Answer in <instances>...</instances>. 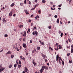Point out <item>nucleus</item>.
Wrapping results in <instances>:
<instances>
[{
    "label": "nucleus",
    "mask_w": 73,
    "mask_h": 73,
    "mask_svg": "<svg viewBox=\"0 0 73 73\" xmlns=\"http://www.w3.org/2000/svg\"><path fill=\"white\" fill-rule=\"evenodd\" d=\"M13 13V11L11 10V12L9 13V16L10 17H11V16H12Z\"/></svg>",
    "instance_id": "1"
},
{
    "label": "nucleus",
    "mask_w": 73,
    "mask_h": 73,
    "mask_svg": "<svg viewBox=\"0 0 73 73\" xmlns=\"http://www.w3.org/2000/svg\"><path fill=\"white\" fill-rule=\"evenodd\" d=\"M23 47L25 48H27V45L25 43L23 44Z\"/></svg>",
    "instance_id": "2"
},
{
    "label": "nucleus",
    "mask_w": 73,
    "mask_h": 73,
    "mask_svg": "<svg viewBox=\"0 0 73 73\" xmlns=\"http://www.w3.org/2000/svg\"><path fill=\"white\" fill-rule=\"evenodd\" d=\"M5 68H0V72H3Z\"/></svg>",
    "instance_id": "3"
},
{
    "label": "nucleus",
    "mask_w": 73,
    "mask_h": 73,
    "mask_svg": "<svg viewBox=\"0 0 73 73\" xmlns=\"http://www.w3.org/2000/svg\"><path fill=\"white\" fill-rule=\"evenodd\" d=\"M25 73H27V70H28V69H27V68L26 67H25Z\"/></svg>",
    "instance_id": "4"
},
{
    "label": "nucleus",
    "mask_w": 73,
    "mask_h": 73,
    "mask_svg": "<svg viewBox=\"0 0 73 73\" xmlns=\"http://www.w3.org/2000/svg\"><path fill=\"white\" fill-rule=\"evenodd\" d=\"M44 69L41 68L40 70V72L41 73H42V72H43V71H44Z\"/></svg>",
    "instance_id": "5"
},
{
    "label": "nucleus",
    "mask_w": 73,
    "mask_h": 73,
    "mask_svg": "<svg viewBox=\"0 0 73 73\" xmlns=\"http://www.w3.org/2000/svg\"><path fill=\"white\" fill-rule=\"evenodd\" d=\"M36 48H34L33 50L32 51V53H34L35 52H36Z\"/></svg>",
    "instance_id": "6"
},
{
    "label": "nucleus",
    "mask_w": 73,
    "mask_h": 73,
    "mask_svg": "<svg viewBox=\"0 0 73 73\" xmlns=\"http://www.w3.org/2000/svg\"><path fill=\"white\" fill-rule=\"evenodd\" d=\"M2 21L3 23H6V20H5V18H3Z\"/></svg>",
    "instance_id": "7"
},
{
    "label": "nucleus",
    "mask_w": 73,
    "mask_h": 73,
    "mask_svg": "<svg viewBox=\"0 0 73 73\" xmlns=\"http://www.w3.org/2000/svg\"><path fill=\"white\" fill-rule=\"evenodd\" d=\"M18 27H19V28H23V25H18Z\"/></svg>",
    "instance_id": "8"
},
{
    "label": "nucleus",
    "mask_w": 73,
    "mask_h": 73,
    "mask_svg": "<svg viewBox=\"0 0 73 73\" xmlns=\"http://www.w3.org/2000/svg\"><path fill=\"white\" fill-rule=\"evenodd\" d=\"M11 54V52L10 51H9L6 54Z\"/></svg>",
    "instance_id": "9"
},
{
    "label": "nucleus",
    "mask_w": 73,
    "mask_h": 73,
    "mask_svg": "<svg viewBox=\"0 0 73 73\" xmlns=\"http://www.w3.org/2000/svg\"><path fill=\"white\" fill-rule=\"evenodd\" d=\"M27 34V32L26 31L24 32V34H23V36L25 37L26 36V35Z\"/></svg>",
    "instance_id": "10"
},
{
    "label": "nucleus",
    "mask_w": 73,
    "mask_h": 73,
    "mask_svg": "<svg viewBox=\"0 0 73 73\" xmlns=\"http://www.w3.org/2000/svg\"><path fill=\"white\" fill-rule=\"evenodd\" d=\"M15 5V3H13L12 4L10 5V6L11 7H13Z\"/></svg>",
    "instance_id": "11"
},
{
    "label": "nucleus",
    "mask_w": 73,
    "mask_h": 73,
    "mask_svg": "<svg viewBox=\"0 0 73 73\" xmlns=\"http://www.w3.org/2000/svg\"><path fill=\"white\" fill-rule=\"evenodd\" d=\"M33 64L34 66H36V62H34V60L33 61Z\"/></svg>",
    "instance_id": "12"
},
{
    "label": "nucleus",
    "mask_w": 73,
    "mask_h": 73,
    "mask_svg": "<svg viewBox=\"0 0 73 73\" xmlns=\"http://www.w3.org/2000/svg\"><path fill=\"white\" fill-rule=\"evenodd\" d=\"M49 49H50V50H53V48H51L50 47H49Z\"/></svg>",
    "instance_id": "13"
},
{
    "label": "nucleus",
    "mask_w": 73,
    "mask_h": 73,
    "mask_svg": "<svg viewBox=\"0 0 73 73\" xmlns=\"http://www.w3.org/2000/svg\"><path fill=\"white\" fill-rule=\"evenodd\" d=\"M8 35L7 34H5L4 35V37H8Z\"/></svg>",
    "instance_id": "14"
},
{
    "label": "nucleus",
    "mask_w": 73,
    "mask_h": 73,
    "mask_svg": "<svg viewBox=\"0 0 73 73\" xmlns=\"http://www.w3.org/2000/svg\"><path fill=\"white\" fill-rule=\"evenodd\" d=\"M35 34L36 35V36H38V35H37V34H38V33H37V31H35Z\"/></svg>",
    "instance_id": "15"
},
{
    "label": "nucleus",
    "mask_w": 73,
    "mask_h": 73,
    "mask_svg": "<svg viewBox=\"0 0 73 73\" xmlns=\"http://www.w3.org/2000/svg\"><path fill=\"white\" fill-rule=\"evenodd\" d=\"M58 46H59V48L60 49H61L62 48V47L60 45H59Z\"/></svg>",
    "instance_id": "16"
},
{
    "label": "nucleus",
    "mask_w": 73,
    "mask_h": 73,
    "mask_svg": "<svg viewBox=\"0 0 73 73\" xmlns=\"http://www.w3.org/2000/svg\"><path fill=\"white\" fill-rule=\"evenodd\" d=\"M41 44V45H45V44L43 42H42L41 43H40Z\"/></svg>",
    "instance_id": "17"
},
{
    "label": "nucleus",
    "mask_w": 73,
    "mask_h": 73,
    "mask_svg": "<svg viewBox=\"0 0 73 73\" xmlns=\"http://www.w3.org/2000/svg\"><path fill=\"white\" fill-rule=\"evenodd\" d=\"M46 2V1H45V0H43L42 1V2L44 4H45V2Z\"/></svg>",
    "instance_id": "18"
},
{
    "label": "nucleus",
    "mask_w": 73,
    "mask_h": 73,
    "mask_svg": "<svg viewBox=\"0 0 73 73\" xmlns=\"http://www.w3.org/2000/svg\"><path fill=\"white\" fill-rule=\"evenodd\" d=\"M71 53H73V48H71Z\"/></svg>",
    "instance_id": "19"
},
{
    "label": "nucleus",
    "mask_w": 73,
    "mask_h": 73,
    "mask_svg": "<svg viewBox=\"0 0 73 73\" xmlns=\"http://www.w3.org/2000/svg\"><path fill=\"white\" fill-rule=\"evenodd\" d=\"M54 49L56 50H58L59 48H58V47H57L56 48H55Z\"/></svg>",
    "instance_id": "20"
},
{
    "label": "nucleus",
    "mask_w": 73,
    "mask_h": 73,
    "mask_svg": "<svg viewBox=\"0 0 73 73\" xmlns=\"http://www.w3.org/2000/svg\"><path fill=\"white\" fill-rule=\"evenodd\" d=\"M21 65H20V64H19L18 65V68L19 69H20V68H21Z\"/></svg>",
    "instance_id": "21"
},
{
    "label": "nucleus",
    "mask_w": 73,
    "mask_h": 73,
    "mask_svg": "<svg viewBox=\"0 0 73 73\" xmlns=\"http://www.w3.org/2000/svg\"><path fill=\"white\" fill-rule=\"evenodd\" d=\"M56 22L57 23H60V22H59V19H57Z\"/></svg>",
    "instance_id": "22"
},
{
    "label": "nucleus",
    "mask_w": 73,
    "mask_h": 73,
    "mask_svg": "<svg viewBox=\"0 0 73 73\" xmlns=\"http://www.w3.org/2000/svg\"><path fill=\"white\" fill-rule=\"evenodd\" d=\"M62 64L63 65H64V62L62 60Z\"/></svg>",
    "instance_id": "23"
},
{
    "label": "nucleus",
    "mask_w": 73,
    "mask_h": 73,
    "mask_svg": "<svg viewBox=\"0 0 73 73\" xmlns=\"http://www.w3.org/2000/svg\"><path fill=\"white\" fill-rule=\"evenodd\" d=\"M17 66V64H15V65H14V67H15V68H16Z\"/></svg>",
    "instance_id": "24"
},
{
    "label": "nucleus",
    "mask_w": 73,
    "mask_h": 73,
    "mask_svg": "<svg viewBox=\"0 0 73 73\" xmlns=\"http://www.w3.org/2000/svg\"><path fill=\"white\" fill-rule=\"evenodd\" d=\"M12 65H10L9 66V68H12Z\"/></svg>",
    "instance_id": "25"
},
{
    "label": "nucleus",
    "mask_w": 73,
    "mask_h": 73,
    "mask_svg": "<svg viewBox=\"0 0 73 73\" xmlns=\"http://www.w3.org/2000/svg\"><path fill=\"white\" fill-rule=\"evenodd\" d=\"M63 36V33H62L60 35V36L61 37H62Z\"/></svg>",
    "instance_id": "26"
},
{
    "label": "nucleus",
    "mask_w": 73,
    "mask_h": 73,
    "mask_svg": "<svg viewBox=\"0 0 73 73\" xmlns=\"http://www.w3.org/2000/svg\"><path fill=\"white\" fill-rule=\"evenodd\" d=\"M37 49V50H40V47H38Z\"/></svg>",
    "instance_id": "27"
},
{
    "label": "nucleus",
    "mask_w": 73,
    "mask_h": 73,
    "mask_svg": "<svg viewBox=\"0 0 73 73\" xmlns=\"http://www.w3.org/2000/svg\"><path fill=\"white\" fill-rule=\"evenodd\" d=\"M56 58H59V56H58V55H56Z\"/></svg>",
    "instance_id": "28"
},
{
    "label": "nucleus",
    "mask_w": 73,
    "mask_h": 73,
    "mask_svg": "<svg viewBox=\"0 0 73 73\" xmlns=\"http://www.w3.org/2000/svg\"><path fill=\"white\" fill-rule=\"evenodd\" d=\"M19 64H20V65H21V62L20 60H19Z\"/></svg>",
    "instance_id": "29"
},
{
    "label": "nucleus",
    "mask_w": 73,
    "mask_h": 73,
    "mask_svg": "<svg viewBox=\"0 0 73 73\" xmlns=\"http://www.w3.org/2000/svg\"><path fill=\"white\" fill-rule=\"evenodd\" d=\"M44 69H46V70H48V67L46 66V67H45Z\"/></svg>",
    "instance_id": "30"
},
{
    "label": "nucleus",
    "mask_w": 73,
    "mask_h": 73,
    "mask_svg": "<svg viewBox=\"0 0 73 73\" xmlns=\"http://www.w3.org/2000/svg\"><path fill=\"white\" fill-rule=\"evenodd\" d=\"M68 40L69 41V42H72V39H68Z\"/></svg>",
    "instance_id": "31"
},
{
    "label": "nucleus",
    "mask_w": 73,
    "mask_h": 73,
    "mask_svg": "<svg viewBox=\"0 0 73 73\" xmlns=\"http://www.w3.org/2000/svg\"><path fill=\"white\" fill-rule=\"evenodd\" d=\"M59 60H61V61H62V59L61 58V57H59Z\"/></svg>",
    "instance_id": "32"
},
{
    "label": "nucleus",
    "mask_w": 73,
    "mask_h": 73,
    "mask_svg": "<svg viewBox=\"0 0 73 73\" xmlns=\"http://www.w3.org/2000/svg\"><path fill=\"white\" fill-rule=\"evenodd\" d=\"M24 11L25 12V13H26L28 12V11L27 10H25Z\"/></svg>",
    "instance_id": "33"
},
{
    "label": "nucleus",
    "mask_w": 73,
    "mask_h": 73,
    "mask_svg": "<svg viewBox=\"0 0 73 73\" xmlns=\"http://www.w3.org/2000/svg\"><path fill=\"white\" fill-rule=\"evenodd\" d=\"M11 58H13L14 57V55H11Z\"/></svg>",
    "instance_id": "34"
},
{
    "label": "nucleus",
    "mask_w": 73,
    "mask_h": 73,
    "mask_svg": "<svg viewBox=\"0 0 73 73\" xmlns=\"http://www.w3.org/2000/svg\"><path fill=\"white\" fill-rule=\"evenodd\" d=\"M67 56H70V53H69L67 54Z\"/></svg>",
    "instance_id": "35"
},
{
    "label": "nucleus",
    "mask_w": 73,
    "mask_h": 73,
    "mask_svg": "<svg viewBox=\"0 0 73 73\" xmlns=\"http://www.w3.org/2000/svg\"><path fill=\"white\" fill-rule=\"evenodd\" d=\"M22 59H23V61H25V58L23 57L22 58Z\"/></svg>",
    "instance_id": "36"
},
{
    "label": "nucleus",
    "mask_w": 73,
    "mask_h": 73,
    "mask_svg": "<svg viewBox=\"0 0 73 73\" xmlns=\"http://www.w3.org/2000/svg\"><path fill=\"white\" fill-rule=\"evenodd\" d=\"M1 68H2V64H1L0 65V69Z\"/></svg>",
    "instance_id": "37"
},
{
    "label": "nucleus",
    "mask_w": 73,
    "mask_h": 73,
    "mask_svg": "<svg viewBox=\"0 0 73 73\" xmlns=\"http://www.w3.org/2000/svg\"><path fill=\"white\" fill-rule=\"evenodd\" d=\"M38 13L40 14L41 13V10H39L38 11Z\"/></svg>",
    "instance_id": "38"
},
{
    "label": "nucleus",
    "mask_w": 73,
    "mask_h": 73,
    "mask_svg": "<svg viewBox=\"0 0 73 73\" xmlns=\"http://www.w3.org/2000/svg\"><path fill=\"white\" fill-rule=\"evenodd\" d=\"M56 45H57V46H58V43H56Z\"/></svg>",
    "instance_id": "39"
},
{
    "label": "nucleus",
    "mask_w": 73,
    "mask_h": 73,
    "mask_svg": "<svg viewBox=\"0 0 73 73\" xmlns=\"http://www.w3.org/2000/svg\"><path fill=\"white\" fill-rule=\"evenodd\" d=\"M42 69H45V66H42Z\"/></svg>",
    "instance_id": "40"
},
{
    "label": "nucleus",
    "mask_w": 73,
    "mask_h": 73,
    "mask_svg": "<svg viewBox=\"0 0 73 73\" xmlns=\"http://www.w3.org/2000/svg\"><path fill=\"white\" fill-rule=\"evenodd\" d=\"M20 5L21 6H22V5H23V3H20Z\"/></svg>",
    "instance_id": "41"
},
{
    "label": "nucleus",
    "mask_w": 73,
    "mask_h": 73,
    "mask_svg": "<svg viewBox=\"0 0 73 73\" xmlns=\"http://www.w3.org/2000/svg\"><path fill=\"white\" fill-rule=\"evenodd\" d=\"M71 2H72V0H70L69 1V3L70 4Z\"/></svg>",
    "instance_id": "42"
},
{
    "label": "nucleus",
    "mask_w": 73,
    "mask_h": 73,
    "mask_svg": "<svg viewBox=\"0 0 73 73\" xmlns=\"http://www.w3.org/2000/svg\"><path fill=\"white\" fill-rule=\"evenodd\" d=\"M33 35H35V32H34L33 33Z\"/></svg>",
    "instance_id": "43"
},
{
    "label": "nucleus",
    "mask_w": 73,
    "mask_h": 73,
    "mask_svg": "<svg viewBox=\"0 0 73 73\" xmlns=\"http://www.w3.org/2000/svg\"><path fill=\"white\" fill-rule=\"evenodd\" d=\"M61 6H62V4H60L58 6L59 7H61Z\"/></svg>",
    "instance_id": "44"
},
{
    "label": "nucleus",
    "mask_w": 73,
    "mask_h": 73,
    "mask_svg": "<svg viewBox=\"0 0 73 73\" xmlns=\"http://www.w3.org/2000/svg\"><path fill=\"white\" fill-rule=\"evenodd\" d=\"M35 9V7H34L31 9V11H33Z\"/></svg>",
    "instance_id": "45"
},
{
    "label": "nucleus",
    "mask_w": 73,
    "mask_h": 73,
    "mask_svg": "<svg viewBox=\"0 0 73 73\" xmlns=\"http://www.w3.org/2000/svg\"><path fill=\"white\" fill-rule=\"evenodd\" d=\"M59 34H60L61 33V31H59Z\"/></svg>",
    "instance_id": "46"
},
{
    "label": "nucleus",
    "mask_w": 73,
    "mask_h": 73,
    "mask_svg": "<svg viewBox=\"0 0 73 73\" xmlns=\"http://www.w3.org/2000/svg\"><path fill=\"white\" fill-rule=\"evenodd\" d=\"M26 15H29V13L28 12H26Z\"/></svg>",
    "instance_id": "47"
},
{
    "label": "nucleus",
    "mask_w": 73,
    "mask_h": 73,
    "mask_svg": "<svg viewBox=\"0 0 73 73\" xmlns=\"http://www.w3.org/2000/svg\"><path fill=\"white\" fill-rule=\"evenodd\" d=\"M69 62H70V63H72V60H69Z\"/></svg>",
    "instance_id": "48"
},
{
    "label": "nucleus",
    "mask_w": 73,
    "mask_h": 73,
    "mask_svg": "<svg viewBox=\"0 0 73 73\" xmlns=\"http://www.w3.org/2000/svg\"><path fill=\"white\" fill-rule=\"evenodd\" d=\"M67 48H68V49H70V46H67Z\"/></svg>",
    "instance_id": "49"
},
{
    "label": "nucleus",
    "mask_w": 73,
    "mask_h": 73,
    "mask_svg": "<svg viewBox=\"0 0 73 73\" xmlns=\"http://www.w3.org/2000/svg\"><path fill=\"white\" fill-rule=\"evenodd\" d=\"M45 61L46 62L47 61H48V60L46 59H45Z\"/></svg>",
    "instance_id": "50"
},
{
    "label": "nucleus",
    "mask_w": 73,
    "mask_h": 73,
    "mask_svg": "<svg viewBox=\"0 0 73 73\" xmlns=\"http://www.w3.org/2000/svg\"><path fill=\"white\" fill-rule=\"evenodd\" d=\"M54 17L55 18H57V15H55L54 16Z\"/></svg>",
    "instance_id": "51"
},
{
    "label": "nucleus",
    "mask_w": 73,
    "mask_h": 73,
    "mask_svg": "<svg viewBox=\"0 0 73 73\" xmlns=\"http://www.w3.org/2000/svg\"><path fill=\"white\" fill-rule=\"evenodd\" d=\"M25 38H24L23 39V41H25Z\"/></svg>",
    "instance_id": "52"
},
{
    "label": "nucleus",
    "mask_w": 73,
    "mask_h": 73,
    "mask_svg": "<svg viewBox=\"0 0 73 73\" xmlns=\"http://www.w3.org/2000/svg\"><path fill=\"white\" fill-rule=\"evenodd\" d=\"M29 4H31V1H29Z\"/></svg>",
    "instance_id": "53"
},
{
    "label": "nucleus",
    "mask_w": 73,
    "mask_h": 73,
    "mask_svg": "<svg viewBox=\"0 0 73 73\" xmlns=\"http://www.w3.org/2000/svg\"><path fill=\"white\" fill-rule=\"evenodd\" d=\"M48 28H49V29H51V26H49L48 27Z\"/></svg>",
    "instance_id": "54"
},
{
    "label": "nucleus",
    "mask_w": 73,
    "mask_h": 73,
    "mask_svg": "<svg viewBox=\"0 0 73 73\" xmlns=\"http://www.w3.org/2000/svg\"><path fill=\"white\" fill-rule=\"evenodd\" d=\"M24 3L25 4H26V0H25L24 1Z\"/></svg>",
    "instance_id": "55"
},
{
    "label": "nucleus",
    "mask_w": 73,
    "mask_h": 73,
    "mask_svg": "<svg viewBox=\"0 0 73 73\" xmlns=\"http://www.w3.org/2000/svg\"><path fill=\"white\" fill-rule=\"evenodd\" d=\"M20 58H21V59H23V56H20Z\"/></svg>",
    "instance_id": "56"
},
{
    "label": "nucleus",
    "mask_w": 73,
    "mask_h": 73,
    "mask_svg": "<svg viewBox=\"0 0 73 73\" xmlns=\"http://www.w3.org/2000/svg\"><path fill=\"white\" fill-rule=\"evenodd\" d=\"M30 42V43H32V40H31Z\"/></svg>",
    "instance_id": "57"
},
{
    "label": "nucleus",
    "mask_w": 73,
    "mask_h": 73,
    "mask_svg": "<svg viewBox=\"0 0 73 73\" xmlns=\"http://www.w3.org/2000/svg\"><path fill=\"white\" fill-rule=\"evenodd\" d=\"M35 3H37V0H35Z\"/></svg>",
    "instance_id": "58"
},
{
    "label": "nucleus",
    "mask_w": 73,
    "mask_h": 73,
    "mask_svg": "<svg viewBox=\"0 0 73 73\" xmlns=\"http://www.w3.org/2000/svg\"><path fill=\"white\" fill-rule=\"evenodd\" d=\"M28 31H29V32H30V29H28Z\"/></svg>",
    "instance_id": "59"
},
{
    "label": "nucleus",
    "mask_w": 73,
    "mask_h": 73,
    "mask_svg": "<svg viewBox=\"0 0 73 73\" xmlns=\"http://www.w3.org/2000/svg\"><path fill=\"white\" fill-rule=\"evenodd\" d=\"M41 54H42V57H43V56L44 57V54L42 53Z\"/></svg>",
    "instance_id": "60"
},
{
    "label": "nucleus",
    "mask_w": 73,
    "mask_h": 73,
    "mask_svg": "<svg viewBox=\"0 0 73 73\" xmlns=\"http://www.w3.org/2000/svg\"><path fill=\"white\" fill-rule=\"evenodd\" d=\"M34 28L35 29H37V27H34Z\"/></svg>",
    "instance_id": "61"
},
{
    "label": "nucleus",
    "mask_w": 73,
    "mask_h": 73,
    "mask_svg": "<svg viewBox=\"0 0 73 73\" xmlns=\"http://www.w3.org/2000/svg\"><path fill=\"white\" fill-rule=\"evenodd\" d=\"M15 16H16V14H14L13 15V17H15Z\"/></svg>",
    "instance_id": "62"
},
{
    "label": "nucleus",
    "mask_w": 73,
    "mask_h": 73,
    "mask_svg": "<svg viewBox=\"0 0 73 73\" xmlns=\"http://www.w3.org/2000/svg\"><path fill=\"white\" fill-rule=\"evenodd\" d=\"M17 50L18 51V52H19V49L18 48H17Z\"/></svg>",
    "instance_id": "63"
},
{
    "label": "nucleus",
    "mask_w": 73,
    "mask_h": 73,
    "mask_svg": "<svg viewBox=\"0 0 73 73\" xmlns=\"http://www.w3.org/2000/svg\"><path fill=\"white\" fill-rule=\"evenodd\" d=\"M33 15H31V17H33Z\"/></svg>",
    "instance_id": "64"
}]
</instances>
